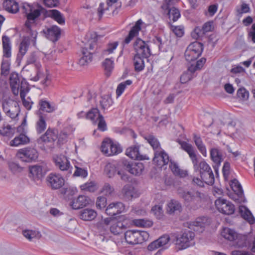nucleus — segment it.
Returning <instances> with one entry per match:
<instances>
[{"instance_id": "nucleus-63", "label": "nucleus", "mask_w": 255, "mask_h": 255, "mask_svg": "<svg viewBox=\"0 0 255 255\" xmlns=\"http://www.w3.org/2000/svg\"><path fill=\"white\" fill-rule=\"evenodd\" d=\"M10 170L14 174L20 173L23 171V168L18 163L15 162H10L8 164Z\"/></svg>"}, {"instance_id": "nucleus-6", "label": "nucleus", "mask_w": 255, "mask_h": 255, "mask_svg": "<svg viewBox=\"0 0 255 255\" xmlns=\"http://www.w3.org/2000/svg\"><path fill=\"white\" fill-rule=\"evenodd\" d=\"M152 42L145 41L140 38H137L133 43V49L135 54L142 57L148 58L151 54V47Z\"/></svg>"}, {"instance_id": "nucleus-14", "label": "nucleus", "mask_w": 255, "mask_h": 255, "mask_svg": "<svg viewBox=\"0 0 255 255\" xmlns=\"http://www.w3.org/2000/svg\"><path fill=\"white\" fill-rule=\"evenodd\" d=\"M53 161L56 168L62 171H68V174H71L72 167L67 157L63 155H55L53 157Z\"/></svg>"}, {"instance_id": "nucleus-35", "label": "nucleus", "mask_w": 255, "mask_h": 255, "mask_svg": "<svg viewBox=\"0 0 255 255\" xmlns=\"http://www.w3.org/2000/svg\"><path fill=\"white\" fill-rule=\"evenodd\" d=\"M251 236L238 235L235 239V245L238 248H248L250 245V239Z\"/></svg>"}, {"instance_id": "nucleus-48", "label": "nucleus", "mask_w": 255, "mask_h": 255, "mask_svg": "<svg viewBox=\"0 0 255 255\" xmlns=\"http://www.w3.org/2000/svg\"><path fill=\"white\" fill-rule=\"evenodd\" d=\"M196 76V74L194 71L189 70V66L188 70L184 72L180 76V82L182 84L186 83Z\"/></svg>"}, {"instance_id": "nucleus-42", "label": "nucleus", "mask_w": 255, "mask_h": 255, "mask_svg": "<svg viewBox=\"0 0 255 255\" xmlns=\"http://www.w3.org/2000/svg\"><path fill=\"white\" fill-rule=\"evenodd\" d=\"M240 210L243 218L247 220L250 224H253L255 222V219L251 211L244 206H242Z\"/></svg>"}, {"instance_id": "nucleus-41", "label": "nucleus", "mask_w": 255, "mask_h": 255, "mask_svg": "<svg viewBox=\"0 0 255 255\" xmlns=\"http://www.w3.org/2000/svg\"><path fill=\"white\" fill-rule=\"evenodd\" d=\"M126 229V226L121 221L117 222L112 224L110 227L111 232L117 235L122 233Z\"/></svg>"}, {"instance_id": "nucleus-29", "label": "nucleus", "mask_w": 255, "mask_h": 255, "mask_svg": "<svg viewBox=\"0 0 255 255\" xmlns=\"http://www.w3.org/2000/svg\"><path fill=\"white\" fill-rule=\"evenodd\" d=\"M3 7L5 10L12 13H16L19 9L18 3L15 0H4Z\"/></svg>"}, {"instance_id": "nucleus-28", "label": "nucleus", "mask_w": 255, "mask_h": 255, "mask_svg": "<svg viewBox=\"0 0 255 255\" xmlns=\"http://www.w3.org/2000/svg\"><path fill=\"white\" fill-rule=\"evenodd\" d=\"M57 130L49 128L45 133L42 135L40 139L45 142H50L55 141L58 138Z\"/></svg>"}, {"instance_id": "nucleus-36", "label": "nucleus", "mask_w": 255, "mask_h": 255, "mask_svg": "<svg viewBox=\"0 0 255 255\" xmlns=\"http://www.w3.org/2000/svg\"><path fill=\"white\" fill-rule=\"evenodd\" d=\"M182 211L181 204L176 200H171L167 204V213L172 214Z\"/></svg>"}, {"instance_id": "nucleus-49", "label": "nucleus", "mask_w": 255, "mask_h": 255, "mask_svg": "<svg viewBox=\"0 0 255 255\" xmlns=\"http://www.w3.org/2000/svg\"><path fill=\"white\" fill-rule=\"evenodd\" d=\"M232 190L239 197H242L243 195V190L242 186L237 179H234L231 181L230 184Z\"/></svg>"}, {"instance_id": "nucleus-2", "label": "nucleus", "mask_w": 255, "mask_h": 255, "mask_svg": "<svg viewBox=\"0 0 255 255\" xmlns=\"http://www.w3.org/2000/svg\"><path fill=\"white\" fill-rule=\"evenodd\" d=\"M181 147L184 150L188 153L195 172L198 173L200 175L202 173L208 171L211 168L205 160L203 159H200L196 154L195 148L191 144L184 141L181 143Z\"/></svg>"}, {"instance_id": "nucleus-39", "label": "nucleus", "mask_w": 255, "mask_h": 255, "mask_svg": "<svg viewBox=\"0 0 255 255\" xmlns=\"http://www.w3.org/2000/svg\"><path fill=\"white\" fill-rule=\"evenodd\" d=\"M193 140L199 151L205 157L207 156V150L201 137L196 134H194Z\"/></svg>"}, {"instance_id": "nucleus-53", "label": "nucleus", "mask_w": 255, "mask_h": 255, "mask_svg": "<svg viewBox=\"0 0 255 255\" xmlns=\"http://www.w3.org/2000/svg\"><path fill=\"white\" fill-rule=\"evenodd\" d=\"M106 150L107 151V155L111 156L121 152L122 151V149L118 144L114 143L112 141L111 149H106Z\"/></svg>"}, {"instance_id": "nucleus-60", "label": "nucleus", "mask_w": 255, "mask_h": 255, "mask_svg": "<svg viewBox=\"0 0 255 255\" xmlns=\"http://www.w3.org/2000/svg\"><path fill=\"white\" fill-rule=\"evenodd\" d=\"M169 24L170 25V29L177 37H181L184 35V30L183 26H174L170 23H169Z\"/></svg>"}, {"instance_id": "nucleus-17", "label": "nucleus", "mask_w": 255, "mask_h": 255, "mask_svg": "<svg viewBox=\"0 0 255 255\" xmlns=\"http://www.w3.org/2000/svg\"><path fill=\"white\" fill-rule=\"evenodd\" d=\"M25 81L24 79H21V77L16 72H12L9 77L10 86L12 93L16 96L19 93V88L21 86V82Z\"/></svg>"}, {"instance_id": "nucleus-7", "label": "nucleus", "mask_w": 255, "mask_h": 255, "mask_svg": "<svg viewBox=\"0 0 255 255\" xmlns=\"http://www.w3.org/2000/svg\"><path fill=\"white\" fill-rule=\"evenodd\" d=\"M16 156L22 162L30 163L37 160L38 152L34 148L24 147L18 150Z\"/></svg>"}, {"instance_id": "nucleus-59", "label": "nucleus", "mask_w": 255, "mask_h": 255, "mask_svg": "<svg viewBox=\"0 0 255 255\" xmlns=\"http://www.w3.org/2000/svg\"><path fill=\"white\" fill-rule=\"evenodd\" d=\"M206 61L205 58H202L200 60H198L195 65L191 64L189 66V70L191 71H194L195 72L197 70H201L203 67L204 64Z\"/></svg>"}, {"instance_id": "nucleus-31", "label": "nucleus", "mask_w": 255, "mask_h": 255, "mask_svg": "<svg viewBox=\"0 0 255 255\" xmlns=\"http://www.w3.org/2000/svg\"><path fill=\"white\" fill-rule=\"evenodd\" d=\"M97 212L91 209L86 208L80 211V218L84 221H92L97 216Z\"/></svg>"}, {"instance_id": "nucleus-18", "label": "nucleus", "mask_w": 255, "mask_h": 255, "mask_svg": "<svg viewBox=\"0 0 255 255\" xmlns=\"http://www.w3.org/2000/svg\"><path fill=\"white\" fill-rule=\"evenodd\" d=\"M153 162L160 167L166 165L169 162L168 155L162 149L154 152V156L153 159Z\"/></svg>"}, {"instance_id": "nucleus-8", "label": "nucleus", "mask_w": 255, "mask_h": 255, "mask_svg": "<svg viewBox=\"0 0 255 255\" xmlns=\"http://www.w3.org/2000/svg\"><path fill=\"white\" fill-rule=\"evenodd\" d=\"M200 193L198 192H184L182 195L187 207L190 209L196 210L198 208V203L200 200Z\"/></svg>"}, {"instance_id": "nucleus-61", "label": "nucleus", "mask_w": 255, "mask_h": 255, "mask_svg": "<svg viewBox=\"0 0 255 255\" xmlns=\"http://www.w3.org/2000/svg\"><path fill=\"white\" fill-rule=\"evenodd\" d=\"M151 212L158 219H161L163 216V211L162 207L160 205H155L151 210Z\"/></svg>"}, {"instance_id": "nucleus-19", "label": "nucleus", "mask_w": 255, "mask_h": 255, "mask_svg": "<svg viewBox=\"0 0 255 255\" xmlns=\"http://www.w3.org/2000/svg\"><path fill=\"white\" fill-rule=\"evenodd\" d=\"M43 32L46 37L53 42L57 41L61 34V29L56 25H52L44 30Z\"/></svg>"}, {"instance_id": "nucleus-4", "label": "nucleus", "mask_w": 255, "mask_h": 255, "mask_svg": "<svg viewBox=\"0 0 255 255\" xmlns=\"http://www.w3.org/2000/svg\"><path fill=\"white\" fill-rule=\"evenodd\" d=\"M148 234L146 232L137 230H128L125 233V238L129 245L140 244L147 240Z\"/></svg>"}, {"instance_id": "nucleus-25", "label": "nucleus", "mask_w": 255, "mask_h": 255, "mask_svg": "<svg viewBox=\"0 0 255 255\" xmlns=\"http://www.w3.org/2000/svg\"><path fill=\"white\" fill-rule=\"evenodd\" d=\"M36 114L38 119L35 124V128L37 132L39 134L43 132L46 128L45 122L46 115L42 112H37Z\"/></svg>"}, {"instance_id": "nucleus-26", "label": "nucleus", "mask_w": 255, "mask_h": 255, "mask_svg": "<svg viewBox=\"0 0 255 255\" xmlns=\"http://www.w3.org/2000/svg\"><path fill=\"white\" fill-rule=\"evenodd\" d=\"M124 198L127 200H130L132 198L136 197V191L134 187L130 184H126L122 190Z\"/></svg>"}, {"instance_id": "nucleus-50", "label": "nucleus", "mask_w": 255, "mask_h": 255, "mask_svg": "<svg viewBox=\"0 0 255 255\" xmlns=\"http://www.w3.org/2000/svg\"><path fill=\"white\" fill-rule=\"evenodd\" d=\"M10 62L8 60L2 59L0 67L1 76L6 77L9 73Z\"/></svg>"}, {"instance_id": "nucleus-37", "label": "nucleus", "mask_w": 255, "mask_h": 255, "mask_svg": "<svg viewBox=\"0 0 255 255\" xmlns=\"http://www.w3.org/2000/svg\"><path fill=\"white\" fill-rule=\"evenodd\" d=\"M210 152L212 160L217 166H219L223 160L221 152L216 148H212L211 149Z\"/></svg>"}, {"instance_id": "nucleus-30", "label": "nucleus", "mask_w": 255, "mask_h": 255, "mask_svg": "<svg viewBox=\"0 0 255 255\" xmlns=\"http://www.w3.org/2000/svg\"><path fill=\"white\" fill-rule=\"evenodd\" d=\"M51 17L56 21L59 24L63 25L65 24V20L63 14L56 9L47 10L46 17Z\"/></svg>"}, {"instance_id": "nucleus-46", "label": "nucleus", "mask_w": 255, "mask_h": 255, "mask_svg": "<svg viewBox=\"0 0 255 255\" xmlns=\"http://www.w3.org/2000/svg\"><path fill=\"white\" fill-rule=\"evenodd\" d=\"M221 235L225 239L230 241L235 240L236 238L237 237V233L234 230L228 228L223 229Z\"/></svg>"}, {"instance_id": "nucleus-3", "label": "nucleus", "mask_w": 255, "mask_h": 255, "mask_svg": "<svg viewBox=\"0 0 255 255\" xmlns=\"http://www.w3.org/2000/svg\"><path fill=\"white\" fill-rule=\"evenodd\" d=\"M195 236L194 232L190 230H185L175 234L173 243L175 246L176 250L177 251L183 250L193 246L195 244Z\"/></svg>"}, {"instance_id": "nucleus-9", "label": "nucleus", "mask_w": 255, "mask_h": 255, "mask_svg": "<svg viewBox=\"0 0 255 255\" xmlns=\"http://www.w3.org/2000/svg\"><path fill=\"white\" fill-rule=\"evenodd\" d=\"M121 166L130 173L135 176H138L142 173L144 167L141 162H135L124 160L122 162Z\"/></svg>"}, {"instance_id": "nucleus-12", "label": "nucleus", "mask_w": 255, "mask_h": 255, "mask_svg": "<svg viewBox=\"0 0 255 255\" xmlns=\"http://www.w3.org/2000/svg\"><path fill=\"white\" fill-rule=\"evenodd\" d=\"M2 107L6 115L12 119L17 118L20 112L18 104L13 100H9L3 103Z\"/></svg>"}, {"instance_id": "nucleus-34", "label": "nucleus", "mask_w": 255, "mask_h": 255, "mask_svg": "<svg viewBox=\"0 0 255 255\" xmlns=\"http://www.w3.org/2000/svg\"><path fill=\"white\" fill-rule=\"evenodd\" d=\"M111 221V218H106L104 219H102L101 221L97 224L98 229L101 231V234L99 236V238L102 241H104L105 239V237L102 235L105 234L107 232L108 226L110 224Z\"/></svg>"}, {"instance_id": "nucleus-27", "label": "nucleus", "mask_w": 255, "mask_h": 255, "mask_svg": "<svg viewBox=\"0 0 255 255\" xmlns=\"http://www.w3.org/2000/svg\"><path fill=\"white\" fill-rule=\"evenodd\" d=\"M3 58H10L11 55V45L10 38L6 35L2 37Z\"/></svg>"}, {"instance_id": "nucleus-22", "label": "nucleus", "mask_w": 255, "mask_h": 255, "mask_svg": "<svg viewBox=\"0 0 255 255\" xmlns=\"http://www.w3.org/2000/svg\"><path fill=\"white\" fill-rule=\"evenodd\" d=\"M27 34H29L30 36H26L23 37L19 46V53L18 54V56L20 55L22 57L26 54L28 50L30 42H32L33 45H35L36 44L35 43L34 44L33 41L32 40L33 38L32 37L31 35L29 33Z\"/></svg>"}, {"instance_id": "nucleus-32", "label": "nucleus", "mask_w": 255, "mask_h": 255, "mask_svg": "<svg viewBox=\"0 0 255 255\" xmlns=\"http://www.w3.org/2000/svg\"><path fill=\"white\" fill-rule=\"evenodd\" d=\"M82 56L79 60L81 66H85L92 61L93 52L89 51L87 48H82Z\"/></svg>"}, {"instance_id": "nucleus-57", "label": "nucleus", "mask_w": 255, "mask_h": 255, "mask_svg": "<svg viewBox=\"0 0 255 255\" xmlns=\"http://www.w3.org/2000/svg\"><path fill=\"white\" fill-rule=\"evenodd\" d=\"M29 90V88L26 81H22L21 82V86L19 88V94L21 100L25 99V96L26 94Z\"/></svg>"}, {"instance_id": "nucleus-56", "label": "nucleus", "mask_w": 255, "mask_h": 255, "mask_svg": "<svg viewBox=\"0 0 255 255\" xmlns=\"http://www.w3.org/2000/svg\"><path fill=\"white\" fill-rule=\"evenodd\" d=\"M112 104V100L109 95H104L101 97L100 105L104 110L108 109Z\"/></svg>"}, {"instance_id": "nucleus-45", "label": "nucleus", "mask_w": 255, "mask_h": 255, "mask_svg": "<svg viewBox=\"0 0 255 255\" xmlns=\"http://www.w3.org/2000/svg\"><path fill=\"white\" fill-rule=\"evenodd\" d=\"M144 138L152 146L154 152L160 150L162 148L160 147V144L158 139L153 135H148L144 137Z\"/></svg>"}, {"instance_id": "nucleus-55", "label": "nucleus", "mask_w": 255, "mask_h": 255, "mask_svg": "<svg viewBox=\"0 0 255 255\" xmlns=\"http://www.w3.org/2000/svg\"><path fill=\"white\" fill-rule=\"evenodd\" d=\"M103 66L109 76L114 68V60L112 58H106L103 62Z\"/></svg>"}, {"instance_id": "nucleus-62", "label": "nucleus", "mask_w": 255, "mask_h": 255, "mask_svg": "<svg viewBox=\"0 0 255 255\" xmlns=\"http://www.w3.org/2000/svg\"><path fill=\"white\" fill-rule=\"evenodd\" d=\"M82 190H85L90 192H94L96 189V184L94 182H87L80 186Z\"/></svg>"}, {"instance_id": "nucleus-51", "label": "nucleus", "mask_w": 255, "mask_h": 255, "mask_svg": "<svg viewBox=\"0 0 255 255\" xmlns=\"http://www.w3.org/2000/svg\"><path fill=\"white\" fill-rule=\"evenodd\" d=\"M118 45L119 42L118 41L109 43L107 45L106 48L102 52L103 56H106L113 53Z\"/></svg>"}, {"instance_id": "nucleus-23", "label": "nucleus", "mask_w": 255, "mask_h": 255, "mask_svg": "<svg viewBox=\"0 0 255 255\" xmlns=\"http://www.w3.org/2000/svg\"><path fill=\"white\" fill-rule=\"evenodd\" d=\"M39 109L37 112L52 113L57 109L56 105L53 103H50L47 101L41 99L38 102Z\"/></svg>"}, {"instance_id": "nucleus-40", "label": "nucleus", "mask_w": 255, "mask_h": 255, "mask_svg": "<svg viewBox=\"0 0 255 255\" xmlns=\"http://www.w3.org/2000/svg\"><path fill=\"white\" fill-rule=\"evenodd\" d=\"M169 168L174 175L179 176L181 177H185L187 175V172L180 169L178 164L175 162L170 161Z\"/></svg>"}, {"instance_id": "nucleus-58", "label": "nucleus", "mask_w": 255, "mask_h": 255, "mask_svg": "<svg viewBox=\"0 0 255 255\" xmlns=\"http://www.w3.org/2000/svg\"><path fill=\"white\" fill-rule=\"evenodd\" d=\"M99 111L97 108H93L86 114V118L95 123V119L99 118Z\"/></svg>"}, {"instance_id": "nucleus-47", "label": "nucleus", "mask_w": 255, "mask_h": 255, "mask_svg": "<svg viewBox=\"0 0 255 255\" xmlns=\"http://www.w3.org/2000/svg\"><path fill=\"white\" fill-rule=\"evenodd\" d=\"M164 13L168 15V17L171 19L173 22L177 21L180 17L179 10L175 7H172L171 9L163 11Z\"/></svg>"}, {"instance_id": "nucleus-5", "label": "nucleus", "mask_w": 255, "mask_h": 255, "mask_svg": "<svg viewBox=\"0 0 255 255\" xmlns=\"http://www.w3.org/2000/svg\"><path fill=\"white\" fill-rule=\"evenodd\" d=\"M203 51V44L198 41H195L187 47L184 54L185 58L188 62L194 61L201 56Z\"/></svg>"}, {"instance_id": "nucleus-20", "label": "nucleus", "mask_w": 255, "mask_h": 255, "mask_svg": "<svg viewBox=\"0 0 255 255\" xmlns=\"http://www.w3.org/2000/svg\"><path fill=\"white\" fill-rule=\"evenodd\" d=\"M143 22L141 19H138L135 24L131 27L129 31L128 35L126 37L124 41V44H128L130 42L133 38L138 35L139 31L141 30V25Z\"/></svg>"}, {"instance_id": "nucleus-10", "label": "nucleus", "mask_w": 255, "mask_h": 255, "mask_svg": "<svg viewBox=\"0 0 255 255\" xmlns=\"http://www.w3.org/2000/svg\"><path fill=\"white\" fill-rule=\"evenodd\" d=\"M47 185L52 190H57L61 188L65 183L63 177L59 174L51 173L46 178Z\"/></svg>"}, {"instance_id": "nucleus-33", "label": "nucleus", "mask_w": 255, "mask_h": 255, "mask_svg": "<svg viewBox=\"0 0 255 255\" xmlns=\"http://www.w3.org/2000/svg\"><path fill=\"white\" fill-rule=\"evenodd\" d=\"M205 218H198L195 221L190 223L189 228L193 229L194 231L202 232L205 228Z\"/></svg>"}, {"instance_id": "nucleus-54", "label": "nucleus", "mask_w": 255, "mask_h": 255, "mask_svg": "<svg viewBox=\"0 0 255 255\" xmlns=\"http://www.w3.org/2000/svg\"><path fill=\"white\" fill-rule=\"evenodd\" d=\"M134 224L139 227H150L153 223L151 221L146 219H135L133 221Z\"/></svg>"}, {"instance_id": "nucleus-1", "label": "nucleus", "mask_w": 255, "mask_h": 255, "mask_svg": "<svg viewBox=\"0 0 255 255\" xmlns=\"http://www.w3.org/2000/svg\"><path fill=\"white\" fill-rule=\"evenodd\" d=\"M21 8L22 12L25 14L27 17V20L25 23L26 32L31 35L33 38L32 40L34 44L37 34L36 30L34 29V27H35L34 21L41 15L45 17L47 10L37 3L30 4L27 2H23Z\"/></svg>"}, {"instance_id": "nucleus-24", "label": "nucleus", "mask_w": 255, "mask_h": 255, "mask_svg": "<svg viewBox=\"0 0 255 255\" xmlns=\"http://www.w3.org/2000/svg\"><path fill=\"white\" fill-rule=\"evenodd\" d=\"M89 202L90 199L88 197L80 195L77 198L72 200L71 206L73 209L77 210L87 206Z\"/></svg>"}, {"instance_id": "nucleus-16", "label": "nucleus", "mask_w": 255, "mask_h": 255, "mask_svg": "<svg viewBox=\"0 0 255 255\" xmlns=\"http://www.w3.org/2000/svg\"><path fill=\"white\" fill-rule=\"evenodd\" d=\"M125 210L124 204L121 202H117L110 204L106 209L105 212L109 216H115L121 214Z\"/></svg>"}, {"instance_id": "nucleus-64", "label": "nucleus", "mask_w": 255, "mask_h": 255, "mask_svg": "<svg viewBox=\"0 0 255 255\" xmlns=\"http://www.w3.org/2000/svg\"><path fill=\"white\" fill-rule=\"evenodd\" d=\"M115 189L109 183H105L101 192L106 196L112 195L114 193Z\"/></svg>"}, {"instance_id": "nucleus-52", "label": "nucleus", "mask_w": 255, "mask_h": 255, "mask_svg": "<svg viewBox=\"0 0 255 255\" xmlns=\"http://www.w3.org/2000/svg\"><path fill=\"white\" fill-rule=\"evenodd\" d=\"M132 81L130 80H127L125 82L120 83L116 90V94L118 97L120 96L125 91L128 86L130 85Z\"/></svg>"}, {"instance_id": "nucleus-38", "label": "nucleus", "mask_w": 255, "mask_h": 255, "mask_svg": "<svg viewBox=\"0 0 255 255\" xmlns=\"http://www.w3.org/2000/svg\"><path fill=\"white\" fill-rule=\"evenodd\" d=\"M29 142V138L24 134H20L16 136L10 142V145L12 146H17L20 144H24Z\"/></svg>"}, {"instance_id": "nucleus-11", "label": "nucleus", "mask_w": 255, "mask_h": 255, "mask_svg": "<svg viewBox=\"0 0 255 255\" xmlns=\"http://www.w3.org/2000/svg\"><path fill=\"white\" fill-rule=\"evenodd\" d=\"M199 177H193L192 182L194 184L203 187L204 183L212 185L214 183L215 178L212 169L204 173H202Z\"/></svg>"}, {"instance_id": "nucleus-13", "label": "nucleus", "mask_w": 255, "mask_h": 255, "mask_svg": "<svg viewBox=\"0 0 255 255\" xmlns=\"http://www.w3.org/2000/svg\"><path fill=\"white\" fill-rule=\"evenodd\" d=\"M215 206L218 210L225 215H231L235 212V206L230 201L219 198L216 200Z\"/></svg>"}, {"instance_id": "nucleus-21", "label": "nucleus", "mask_w": 255, "mask_h": 255, "mask_svg": "<svg viewBox=\"0 0 255 255\" xmlns=\"http://www.w3.org/2000/svg\"><path fill=\"white\" fill-rule=\"evenodd\" d=\"M29 178L34 181H39L43 177L42 166L39 165H35L29 167Z\"/></svg>"}, {"instance_id": "nucleus-15", "label": "nucleus", "mask_w": 255, "mask_h": 255, "mask_svg": "<svg viewBox=\"0 0 255 255\" xmlns=\"http://www.w3.org/2000/svg\"><path fill=\"white\" fill-rule=\"evenodd\" d=\"M104 171L109 178L113 177L117 172V174L122 180L124 182L128 181L129 176L122 169L117 170L115 165L112 163H108L105 167Z\"/></svg>"}, {"instance_id": "nucleus-44", "label": "nucleus", "mask_w": 255, "mask_h": 255, "mask_svg": "<svg viewBox=\"0 0 255 255\" xmlns=\"http://www.w3.org/2000/svg\"><path fill=\"white\" fill-rule=\"evenodd\" d=\"M144 58L141 56L135 55L133 59V65L134 69L136 71H141L143 70L144 68Z\"/></svg>"}, {"instance_id": "nucleus-43", "label": "nucleus", "mask_w": 255, "mask_h": 255, "mask_svg": "<svg viewBox=\"0 0 255 255\" xmlns=\"http://www.w3.org/2000/svg\"><path fill=\"white\" fill-rule=\"evenodd\" d=\"M126 154L131 159H141L140 158L141 155L139 152L138 146L134 145L127 148L126 150Z\"/></svg>"}]
</instances>
